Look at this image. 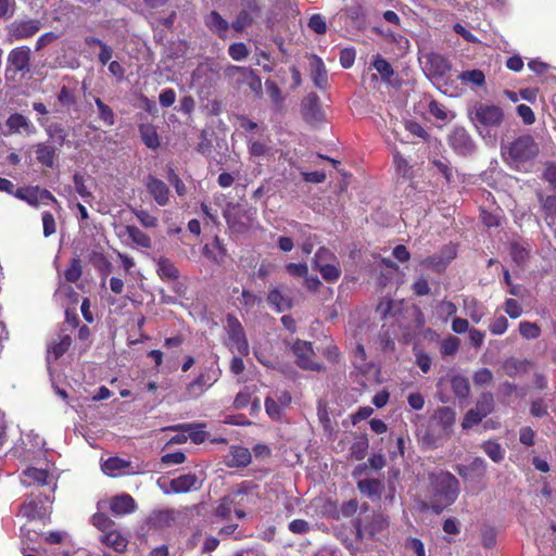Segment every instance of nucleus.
Returning a JSON list of instances; mask_svg holds the SVG:
<instances>
[{
    "instance_id": "1",
    "label": "nucleus",
    "mask_w": 556,
    "mask_h": 556,
    "mask_svg": "<svg viewBox=\"0 0 556 556\" xmlns=\"http://www.w3.org/2000/svg\"><path fill=\"white\" fill-rule=\"evenodd\" d=\"M427 480L428 507L432 513L439 515L457 501L460 483L452 472L444 469H434L428 472Z\"/></svg>"
},
{
    "instance_id": "2",
    "label": "nucleus",
    "mask_w": 556,
    "mask_h": 556,
    "mask_svg": "<svg viewBox=\"0 0 556 556\" xmlns=\"http://www.w3.org/2000/svg\"><path fill=\"white\" fill-rule=\"evenodd\" d=\"M220 377L218 356L214 355L200 366L198 376L186 386L185 396L189 400L201 397Z\"/></svg>"
},
{
    "instance_id": "3",
    "label": "nucleus",
    "mask_w": 556,
    "mask_h": 556,
    "mask_svg": "<svg viewBox=\"0 0 556 556\" xmlns=\"http://www.w3.org/2000/svg\"><path fill=\"white\" fill-rule=\"evenodd\" d=\"M502 154L510 166L519 168L539 154V146L531 135H522L504 147Z\"/></svg>"
},
{
    "instance_id": "4",
    "label": "nucleus",
    "mask_w": 556,
    "mask_h": 556,
    "mask_svg": "<svg viewBox=\"0 0 556 556\" xmlns=\"http://www.w3.org/2000/svg\"><path fill=\"white\" fill-rule=\"evenodd\" d=\"M31 51L27 46L12 49L7 58L5 77L14 79L17 74L25 76L30 72Z\"/></svg>"
},
{
    "instance_id": "5",
    "label": "nucleus",
    "mask_w": 556,
    "mask_h": 556,
    "mask_svg": "<svg viewBox=\"0 0 556 556\" xmlns=\"http://www.w3.org/2000/svg\"><path fill=\"white\" fill-rule=\"evenodd\" d=\"M240 11L231 22V28L239 34L251 27L263 12L261 0H240Z\"/></svg>"
},
{
    "instance_id": "6",
    "label": "nucleus",
    "mask_w": 556,
    "mask_h": 556,
    "mask_svg": "<svg viewBox=\"0 0 556 556\" xmlns=\"http://www.w3.org/2000/svg\"><path fill=\"white\" fill-rule=\"evenodd\" d=\"M291 351L295 357V364L301 369L317 372L326 370L321 363L314 359L315 352L312 342L296 339L291 346Z\"/></svg>"
},
{
    "instance_id": "7",
    "label": "nucleus",
    "mask_w": 556,
    "mask_h": 556,
    "mask_svg": "<svg viewBox=\"0 0 556 556\" xmlns=\"http://www.w3.org/2000/svg\"><path fill=\"white\" fill-rule=\"evenodd\" d=\"M226 321L229 340L228 346L230 351L241 356H248L250 353V345L240 320L236 316L229 314Z\"/></svg>"
},
{
    "instance_id": "8",
    "label": "nucleus",
    "mask_w": 556,
    "mask_h": 556,
    "mask_svg": "<svg viewBox=\"0 0 556 556\" xmlns=\"http://www.w3.org/2000/svg\"><path fill=\"white\" fill-rule=\"evenodd\" d=\"M41 27L39 20H15L7 27V36L10 42L31 38Z\"/></svg>"
},
{
    "instance_id": "9",
    "label": "nucleus",
    "mask_w": 556,
    "mask_h": 556,
    "mask_svg": "<svg viewBox=\"0 0 556 556\" xmlns=\"http://www.w3.org/2000/svg\"><path fill=\"white\" fill-rule=\"evenodd\" d=\"M473 121L485 127H498L504 121V111L495 104L478 103L472 112Z\"/></svg>"
},
{
    "instance_id": "10",
    "label": "nucleus",
    "mask_w": 556,
    "mask_h": 556,
    "mask_svg": "<svg viewBox=\"0 0 556 556\" xmlns=\"http://www.w3.org/2000/svg\"><path fill=\"white\" fill-rule=\"evenodd\" d=\"M226 75L229 77H236L238 75V85H247L255 93H260L262 91L261 77L253 68L238 65H229L226 68Z\"/></svg>"
},
{
    "instance_id": "11",
    "label": "nucleus",
    "mask_w": 556,
    "mask_h": 556,
    "mask_svg": "<svg viewBox=\"0 0 556 556\" xmlns=\"http://www.w3.org/2000/svg\"><path fill=\"white\" fill-rule=\"evenodd\" d=\"M382 18L391 24L393 27L383 28L380 26H374L371 28V31L378 36H380L382 39H384L387 42L390 43H396L402 39L403 37L396 31L395 29L402 28V21L399 14L392 10H387L382 13Z\"/></svg>"
},
{
    "instance_id": "12",
    "label": "nucleus",
    "mask_w": 556,
    "mask_h": 556,
    "mask_svg": "<svg viewBox=\"0 0 556 556\" xmlns=\"http://www.w3.org/2000/svg\"><path fill=\"white\" fill-rule=\"evenodd\" d=\"M144 187L159 206H166L170 203L169 187L162 179L149 174L144 178Z\"/></svg>"
},
{
    "instance_id": "13",
    "label": "nucleus",
    "mask_w": 556,
    "mask_h": 556,
    "mask_svg": "<svg viewBox=\"0 0 556 556\" xmlns=\"http://www.w3.org/2000/svg\"><path fill=\"white\" fill-rule=\"evenodd\" d=\"M456 248L453 244H446L439 253L421 260L420 265L440 274L446 269L447 265L456 257Z\"/></svg>"
},
{
    "instance_id": "14",
    "label": "nucleus",
    "mask_w": 556,
    "mask_h": 556,
    "mask_svg": "<svg viewBox=\"0 0 556 556\" xmlns=\"http://www.w3.org/2000/svg\"><path fill=\"white\" fill-rule=\"evenodd\" d=\"M301 112L304 121L315 124L324 121L325 114L321 109L320 99L317 93H308L302 101Z\"/></svg>"
},
{
    "instance_id": "15",
    "label": "nucleus",
    "mask_w": 556,
    "mask_h": 556,
    "mask_svg": "<svg viewBox=\"0 0 556 556\" xmlns=\"http://www.w3.org/2000/svg\"><path fill=\"white\" fill-rule=\"evenodd\" d=\"M448 143L452 149L462 155H467L473 152L475 143L465 128H455L448 136Z\"/></svg>"
},
{
    "instance_id": "16",
    "label": "nucleus",
    "mask_w": 556,
    "mask_h": 556,
    "mask_svg": "<svg viewBox=\"0 0 556 556\" xmlns=\"http://www.w3.org/2000/svg\"><path fill=\"white\" fill-rule=\"evenodd\" d=\"M454 470L463 480L482 479L486 475V463L482 457H475L468 465L457 464Z\"/></svg>"
},
{
    "instance_id": "17",
    "label": "nucleus",
    "mask_w": 556,
    "mask_h": 556,
    "mask_svg": "<svg viewBox=\"0 0 556 556\" xmlns=\"http://www.w3.org/2000/svg\"><path fill=\"white\" fill-rule=\"evenodd\" d=\"M204 24L207 29L219 39L225 40L228 38V31L231 24H229V22L224 18L218 11L212 10L206 14L204 16Z\"/></svg>"
},
{
    "instance_id": "18",
    "label": "nucleus",
    "mask_w": 556,
    "mask_h": 556,
    "mask_svg": "<svg viewBox=\"0 0 556 556\" xmlns=\"http://www.w3.org/2000/svg\"><path fill=\"white\" fill-rule=\"evenodd\" d=\"M37 162L47 168H53L56 160V147L50 142H38L34 147Z\"/></svg>"
},
{
    "instance_id": "19",
    "label": "nucleus",
    "mask_w": 556,
    "mask_h": 556,
    "mask_svg": "<svg viewBox=\"0 0 556 556\" xmlns=\"http://www.w3.org/2000/svg\"><path fill=\"white\" fill-rule=\"evenodd\" d=\"M352 365L354 369L362 376H368L375 368L372 362L367 359V354L362 343H357L353 350Z\"/></svg>"
},
{
    "instance_id": "20",
    "label": "nucleus",
    "mask_w": 556,
    "mask_h": 556,
    "mask_svg": "<svg viewBox=\"0 0 556 556\" xmlns=\"http://www.w3.org/2000/svg\"><path fill=\"white\" fill-rule=\"evenodd\" d=\"M426 64L430 75L438 78L445 76L451 70L448 60L439 53L428 54Z\"/></svg>"
},
{
    "instance_id": "21",
    "label": "nucleus",
    "mask_w": 556,
    "mask_h": 556,
    "mask_svg": "<svg viewBox=\"0 0 556 556\" xmlns=\"http://www.w3.org/2000/svg\"><path fill=\"white\" fill-rule=\"evenodd\" d=\"M266 301L268 305L277 313H282L292 308V299L283 294L279 288H273L268 291Z\"/></svg>"
},
{
    "instance_id": "22",
    "label": "nucleus",
    "mask_w": 556,
    "mask_h": 556,
    "mask_svg": "<svg viewBox=\"0 0 556 556\" xmlns=\"http://www.w3.org/2000/svg\"><path fill=\"white\" fill-rule=\"evenodd\" d=\"M110 509L116 516L128 515L136 509V502L129 494H122L112 497L110 502Z\"/></svg>"
},
{
    "instance_id": "23",
    "label": "nucleus",
    "mask_w": 556,
    "mask_h": 556,
    "mask_svg": "<svg viewBox=\"0 0 556 556\" xmlns=\"http://www.w3.org/2000/svg\"><path fill=\"white\" fill-rule=\"evenodd\" d=\"M251 452L249 448L240 445L230 447L226 465L230 468H243L251 463Z\"/></svg>"
},
{
    "instance_id": "24",
    "label": "nucleus",
    "mask_w": 556,
    "mask_h": 556,
    "mask_svg": "<svg viewBox=\"0 0 556 556\" xmlns=\"http://www.w3.org/2000/svg\"><path fill=\"white\" fill-rule=\"evenodd\" d=\"M357 490L367 497L374 500H380L381 494L384 490V484L379 479H362L356 483Z\"/></svg>"
},
{
    "instance_id": "25",
    "label": "nucleus",
    "mask_w": 556,
    "mask_h": 556,
    "mask_svg": "<svg viewBox=\"0 0 556 556\" xmlns=\"http://www.w3.org/2000/svg\"><path fill=\"white\" fill-rule=\"evenodd\" d=\"M5 125L9 129L7 135L20 132L22 129L26 134H31L35 130L30 121L21 113L11 114L5 122Z\"/></svg>"
},
{
    "instance_id": "26",
    "label": "nucleus",
    "mask_w": 556,
    "mask_h": 556,
    "mask_svg": "<svg viewBox=\"0 0 556 556\" xmlns=\"http://www.w3.org/2000/svg\"><path fill=\"white\" fill-rule=\"evenodd\" d=\"M156 273L164 281L178 280L179 278V269L169 258L164 256L160 257L157 261Z\"/></svg>"
},
{
    "instance_id": "27",
    "label": "nucleus",
    "mask_w": 556,
    "mask_h": 556,
    "mask_svg": "<svg viewBox=\"0 0 556 556\" xmlns=\"http://www.w3.org/2000/svg\"><path fill=\"white\" fill-rule=\"evenodd\" d=\"M456 414L454 409L448 406L439 407L433 416L435 422L441 427V429L448 433L452 427L455 424Z\"/></svg>"
},
{
    "instance_id": "28",
    "label": "nucleus",
    "mask_w": 556,
    "mask_h": 556,
    "mask_svg": "<svg viewBox=\"0 0 556 556\" xmlns=\"http://www.w3.org/2000/svg\"><path fill=\"white\" fill-rule=\"evenodd\" d=\"M138 130L142 142L149 149L156 150L160 147V137L153 124H140Z\"/></svg>"
},
{
    "instance_id": "29",
    "label": "nucleus",
    "mask_w": 556,
    "mask_h": 556,
    "mask_svg": "<svg viewBox=\"0 0 556 556\" xmlns=\"http://www.w3.org/2000/svg\"><path fill=\"white\" fill-rule=\"evenodd\" d=\"M178 513L174 509H164L154 513L150 522L154 528H168L176 523Z\"/></svg>"
},
{
    "instance_id": "30",
    "label": "nucleus",
    "mask_w": 556,
    "mask_h": 556,
    "mask_svg": "<svg viewBox=\"0 0 556 556\" xmlns=\"http://www.w3.org/2000/svg\"><path fill=\"white\" fill-rule=\"evenodd\" d=\"M172 430H182L188 432V438L195 444L203 443L207 438V432L203 425L185 424L170 427Z\"/></svg>"
},
{
    "instance_id": "31",
    "label": "nucleus",
    "mask_w": 556,
    "mask_h": 556,
    "mask_svg": "<svg viewBox=\"0 0 556 556\" xmlns=\"http://www.w3.org/2000/svg\"><path fill=\"white\" fill-rule=\"evenodd\" d=\"M101 542L108 545L109 547L113 548L117 553L124 552L128 543L126 538L115 529L111 530L105 534H102Z\"/></svg>"
},
{
    "instance_id": "32",
    "label": "nucleus",
    "mask_w": 556,
    "mask_h": 556,
    "mask_svg": "<svg viewBox=\"0 0 556 556\" xmlns=\"http://www.w3.org/2000/svg\"><path fill=\"white\" fill-rule=\"evenodd\" d=\"M198 478L194 473L181 475L170 481V489L175 493H187L194 488Z\"/></svg>"
},
{
    "instance_id": "33",
    "label": "nucleus",
    "mask_w": 556,
    "mask_h": 556,
    "mask_svg": "<svg viewBox=\"0 0 556 556\" xmlns=\"http://www.w3.org/2000/svg\"><path fill=\"white\" fill-rule=\"evenodd\" d=\"M125 232L131 239L132 243L138 247L150 249L152 247V241L150 236L143 232L140 228L134 225L125 226Z\"/></svg>"
},
{
    "instance_id": "34",
    "label": "nucleus",
    "mask_w": 556,
    "mask_h": 556,
    "mask_svg": "<svg viewBox=\"0 0 556 556\" xmlns=\"http://www.w3.org/2000/svg\"><path fill=\"white\" fill-rule=\"evenodd\" d=\"M130 466V462L123 459L117 456H113L108 458L102 464V470L104 473L111 477H116L122 470L128 468Z\"/></svg>"
},
{
    "instance_id": "35",
    "label": "nucleus",
    "mask_w": 556,
    "mask_h": 556,
    "mask_svg": "<svg viewBox=\"0 0 556 556\" xmlns=\"http://www.w3.org/2000/svg\"><path fill=\"white\" fill-rule=\"evenodd\" d=\"M72 345V337L70 334H60L58 341H53L49 348L48 353L52 354L54 359L62 357Z\"/></svg>"
},
{
    "instance_id": "36",
    "label": "nucleus",
    "mask_w": 556,
    "mask_h": 556,
    "mask_svg": "<svg viewBox=\"0 0 556 556\" xmlns=\"http://www.w3.org/2000/svg\"><path fill=\"white\" fill-rule=\"evenodd\" d=\"M312 79L318 88H324L328 83L325 64L317 55H314V63L312 64Z\"/></svg>"
},
{
    "instance_id": "37",
    "label": "nucleus",
    "mask_w": 556,
    "mask_h": 556,
    "mask_svg": "<svg viewBox=\"0 0 556 556\" xmlns=\"http://www.w3.org/2000/svg\"><path fill=\"white\" fill-rule=\"evenodd\" d=\"M369 442L365 434L359 435L350 447V457L354 460H363L368 452Z\"/></svg>"
},
{
    "instance_id": "38",
    "label": "nucleus",
    "mask_w": 556,
    "mask_h": 556,
    "mask_svg": "<svg viewBox=\"0 0 556 556\" xmlns=\"http://www.w3.org/2000/svg\"><path fill=\"white\" fill-rule=\"evenodd\" d=\"M372 66L380 74L383 81L390 83L391 77L394 75V70L389 61L380 54H377L372 62Z\"/></svg>"
},
{
    "instance_id": "39",
    "label": "nucleus",
    "mask_w": 556,
    "mask_h": 556,
    "mask_svg": "<svg viewBox=\"0 0 556 556\" xmlns=\"http://www.w3.org/2000/svg\"><path fill=\"white\" fill-rule=\"evenodd\" d=\"M475 409L483 418H485L488 415H490L494 410V399H493L492 393H490V392L482 393L476 403Z\"/></svg>"
},
{
    "instance_id": "40",
    "label": "nucleus",
    "mask_w": 556,
    "mask_h": 556,
    "mask_svg": "<svg viewBox=\"0 0 556 556\" xmlns=\"http://www.w3.org/2000/svg\"><path fill=\"white\" fill-rule=\"evenodd\" d=\"M483 452L494 462L501 463L504 459L505 452L501 444L496 441H485L481 445Z\"/></svg>"
},
{
    "instance_id": "41",
    "label": "nucleus",
    "mask_w": 556,
    "mask_h": 556,
    "mask_svg": "<svg viewBox=\"0 0 556 556\" xmlns=\"http://www.w3.org/2000/svg\"><path fill=\"white\" fill-rule=\"evenodd\" d=\"M38 194L39 186L18 188L14 193L16 198L27 202L31 206L39 205V199L37 198Z\"/></svg>"
},
{
    "instance_id": "42",
    "label": "nucleus",
    "mask_w": 556,
    "mask_h": 556,
    "mask_svg": "<svg viewBox=\"0 0 556 556\" xmlns=\"http://www.w3.org/2000/svg\"><path fill=\"white\" fill-rule=\"evenodd\" d=\"M318 270L323 279L327 282H336L341 276V268L339 266L338 260L336 263H325V265L321 266Z\"/></svg>"
},
{
    "instance_id": "43",
    "label": "nucleus",
    "mask_w": 556,
    "mask_h": 556,
    "mask_svg": "<svg viewBox=\"0 0 556 556\" xmlns=\"http://www.w3.org/2000/svg\"><path fill=\"white\" fill-rule=\"evenodd\" d=\"M527 361L514 357L507 358L503 364V370L508 377H516L519 372L527 370Z\"/></svg>"
},
{
    "instance_id": "44",
    "label": "nucleus",
    "mask_w": 556,
    "mask_h": 556,
    "mask_svg": "<svg viewBox=\"0 0 556 556\" xmlns=\"http://www.w3.org/2000/svg\"><path fill=\"white\" fill-rule=\"evenodd\" d=\"M452 390L454 394L459 399L468 397L470 393V384L467 378L462 376L453 377L452 381Z\"/></svg>"
},
{
    "instance_id": "45",
    "label": "nucleus",
    "mask_w": 556,
    "mask_h": 556,
    "mask_svg": "<svg viewBox=\"0 0 556 556\" xmlns=\"http://www.w3.org/2000/svg\"><path fill=\"white\" fill-rule=\"evenodd\" d=\"M98 109L99 118L108 126H113L115 123V115L113 110L105 104L100 98L94 99Z\"/></svg>"
},
{
    "instance_id": "46",
    "label": "nucleus",
    "mask_w": 556,
    "mask_h": 556,
    "mask_svg": "<svg viewBox=\"0 0 556 556\" xmlns=\"http://www.w3.org/2000/svg\"><path fill=\"white\" fill-rule=\"evenodd\" d=\"M73 182H74V188H75V191L87 202V203H90L92 200H93V194L92 192L87 188L86 184H85V177L79 174V173H76L74 174L73 176Z\"/></svg>"
},
{
    "instance_id": "47",
    "label": "nucleus",
    "mask_w": 556,
    "mask_h": 556,
    "mask_svg": "<svg viewBox=\"0 0 556 556\" xmlns=\"http://www.w3.org/2000/svg\"><path fill=\"white\" fill-rule=\"evenodd\" d=\"M92 525L103 534L114 529L115 522L104 513H96L92 516Z\"/></svg>"
},
{
    "instance_id": "48",
    "label": "nucleus",
    "mask_w": 556,
    "mask_h": 556,
    "mask_svg": "<svg viewBox=\"0 0 556 556\" xmlns=\"http://www.w3.org/2000/svg\"><path fill=\"white\" fill-rule=\"evenodd\" d=\"M337 256L329 249L321 247L315 253L313 266L315 269H319L325 263H336Z\"/></svg>"
},
{
    "instance_id": "49",
    "label": "nucleus",
    "mask_w": 556,
    "mask_h": 556,
    "mask_svg": "<svg viewBox=\"0 0 556 556\" xmlns=\"http://www.w3.org/2000/svg\"><path fill=\"white\" fill-rule=\"evenodd\" d=\"M459 79L464 83H470L478 87L483 86L485 83V76L481 70L464 71L460 73Z\"/></svg>"
},
{
    "instance_id": "50",
    "label": "nucleus",
    "mask_w": 556,
    "mask_h": 556,
    "mask_svg": "<svg viewBox=\"0 0 556 556\" xmlns=\"http://www.w3.org/2000/svg\"><path fill=\"white\" fill-rule=\"evenodd\" d=\"M519 332L522 338L532 340L541 336V328L535 323L525 320L519 324Z\"/></svg>"
},
{
    "instance_id": "51",
    "label": "nucleus",
    "mask_w": 556,
    "mask_h": 556,
    "mask_svg": "<svg viewBox=\"0 0 556 556\" xmlns=\"http://www.w3.org/2000/svg\"><path fill=\"white\" fill-rule=\"evenodd\" d=\"M83 274V268L79 258H73L68 267L64 271V278L67 282H77Z\"/></svg>"
},
{
    "instance_id": "52",
    "label": "nucleus",
    "mask_w": 556,
    "mask_h": 556,
    "mask_svg": "<svg viewBox=\"0 0 556 556\" xmlns=\"http://www.w3.org/2000/svg\"><path fill=\"white\" fill-rule=\"evenodd\" d=\"M132 214L137 217V219L140 222V224L144 228H156L159 225V220L155 216L150 214L147 210H138L131 207Z\"/></svg>"
},
{
    "instance_id": "53",
    "label": "nucleus",
    "mask_w": 556,
    "mask_h": 556,
    "mask_svg": "<svg viewBox=\"0 0 556 556\" xmlns=\"http://www.w3.org/2000/svg\"><path fill=\"white\" fill-rule=\"evenodd\" d=\"M24 477L38 484H48L49 472L46 469H38L35 467H28L23 472Z\"/></svg>"
},
{
    "instance_id": "54",
    "label": "nucleus",
    "mask_w": 556,
    "mask_h": 556,
    "mask_svg": "<svg viewBox=\"0 0 556 556\" xmlns=\"http://www.w3.org/2000/svg\"><path fill=\"white\" fill-rule=\"evenodd\" d=\"M509 253L517 265H523L529 257V251L518 242H511Z\"/></svg>"
},
{
    "instance_id": "55",
    "label": "nucleus",
    "mask_w": 556,
    "mask_h": 556,
    "mask_svg": "<svg viewBox=\"0 0 556 556\" xmlns=\"http://www.w3.org/2000/svg\"><path fill=\"white\" fill-rule=\"evenodd\" d=\"M238 300L240 305L245 309H252L262 304V298L247 289L242 290L241 296Z\"/></svg>"
},
{
    "instance_id": "56",
    "label": "nucleus",
    "mask_w": 556,
    "mask_h": 556,
    "mask_svg": "<svg viewBox=\"0 0 556 556\" xmlns=\"http://www.w3.org/2000/svg\"><path fill=\"white\" fill-rule=\"evenodd\" d=\"M539 201L541 203L542 211L545 217L556 215V195L544 197L542 193H538Z\"/></svg>"
},
{
    "instance_id": "57",
    "label": "nucleus",
    "mask_w": 556,
    "mask_h": 556,
    "mask_svg": "<svg viewBox=\"0 0 556 556\" xmlns=\"http://www.w3.org/2000/svg\"><path fill=\"white\" fill-rule=\"evenodd\" d=\"M307 26L317 35H325L328 29L325 17L319 13H315L309 17Z\"/></svg>"
},
{
    "instance_id": "58",
    "label": "nucleus",
    "mask_w": 556,
    "mask_h": 556,
    "mask_svg": "<svg viewBox=\"0 0 556 556\" xmlns=\"http://www.w3.org/2000/svg\"><path fill=\"white\" fill-rule=\"evenodd\" d=\"M249 53L250 50L244 42H235L228 48V54L233 61H242L248 58Z\"/></svg>"
},
{
    "instance_id": "59",
    "label": "nucleus",
    "mask_w": 556,
    "mask_h": 556,
    "mask_svg": "<svg viewBox=\"0 0 556 556\" xmlns=\"http://www.w3.org/2000/svg\"><path fill=\"white\" fill-rule=\"evenodd\" d=\"M58 101L64 108H70L76 103V96L74 90L63 86L58 93Z\"/></svg>"
},
{
    "instance_id": "60",
    "label": "nucleus",
    "mask_w": 556,
    "mask_h": 556,
    "mask_svg": "<svg viewBox=\"0 0 556 556\" xmlns=\"http://www.w3.org/2000/svg\"><path fill=\"white\" fill-rule=\"evenodd\" d=\"M459 349V339L457 337H448L441 344V354L443 356H452Z\"/></svg>"
},
{
    "instance_id": "61",
    "label": "nucleus",
    "mask_w": 556,
    "mask_h": 556,
    "mask_svg": "<svg viewBox=\"0 0 556 556\" xmlns=\"http://www.w3.org/2000/svg\"><path fill=\"white\" fill-rule=\"evenodd\" d=\"M483 417L479 415L475 408H471L465 414L462 420V428L464 430L471 429L472 427L479 425Z\"/></svg>"
},
{
    "instance_id": "62",
    "label": "nucleus",
    "mask_w": 556,
    "mask_h": 556,
    "mask_svg": "<svg viewBox=\"0 0 556 556\" xmlns=\"http://www.w3.org/2000/svg\"><path fill=\"white\" fill-rule=\"evenodd\" d=\"M393 162L395 165L396 173L402 177H409L412 167L408 162L401 155L400 152H396L393 156Z\"/></svg>"
},
{
    "instance_id": "63",
    "label": "nucleus",
    "mask_w": 556,
    "mask_h": 556,
    "mask_svg": "<svg viewBox=\"0 0 556 556\" xmlns=\"http://www.w3.org/2000/svg\"><path fill=\"white\" fill-rule=\"evenodd\" d=\"M404 547L412 551L416 556H426V548L422 541L418 538H408L405 541Z\"/></svg>"
},
{
    "instance_id": "64",
    "label": "nucleus",
    "mask_w": 556,
    "mask_h": 556,
    "mask_svg": "<svg viewBox=\"0 0 556 556\" xmlns=\"http://www.w3.org/2000/svg\"><path fill=\"white\" fill-rule=\"evenodd\" d=\"M505 313L513 319H516L522 315V307L515 299H506L504 303Z\"/></svg>"
}]
</instances>
